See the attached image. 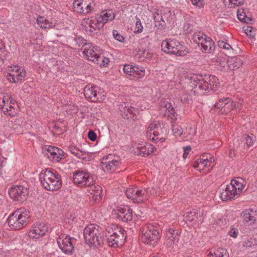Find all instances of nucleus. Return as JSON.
Here are the masks:
<instances>
[{"mask_svg": "<svg viewBox=\"0 0 257 257\" xmlns=\"http://www.w3.org/2000/svg\"><path fill=\"white\" fill-rule=\"evenodd\" d=\"M218 69H219L222 71H228L230 70L229 62H228V58H223L220 60L219 63Z\"/></svg>", "mask_w": 257, "mask_h": 257, "instance_id": "nucleus-40", "label": "nucleus"}, {"mask_svg": "<svg viewBox=\"0 0 257 257\" xmlns=\"http://www.w3.org/2000/svg\"><path fill=\"white\" fill-rule=\"evenodd\" d=\"M244 31L246 35L251 38H254L256 34V30L251 26L244 27Z\"/></svg>", "mask_w": 257, "mask_h": 257, "instance_id": "nucleus-48", "label": "nucleus"}, {"mask_svg": "<svg viewBox=\"0 0 257 257\" xmlns=\"http://www.w3.org/2000/svg\"><path fill=\"white\" fill-rule=\"evenodd\" d=\"M148 137L150 139L152 140V141L155 143H157L158 141L163 142L165 140L163 134H160L158 130L157 131H154L152 133H149V135Z\"/></svg>", "mask_w": 257, "mask_h": 257, "instance_id": "nucleus-35", "label": "nucleus"}, {"mask_svg": "<svg viewBox=\"0 0 257 257\" xmlns=\"http://www.w3.org/2000/svg\"><path fill=\"white\" fill-rule=\"evenodd\" d=\"M246 184L245 181L241 178L237 177L231 181L230 185L234 188L235 193L240 194Z\"/></svg>", "mask_w": 257, "mask_h": 257, "instance_id": "nucleus-24", "label": "nucleus"}, {"mask_svg": "<svg viewBox=\"0 0 257 257\" xmlns=\"http://www.w3.org/2000/svg\"><path fill=\"white\" fill-rule=\"evenodd\" d=\"M119 109L121 112V115L124 118L128 119L132 117L133 108L128 106V104L126 102H123L119 105Z\"/></svg>", "mask_w": 257, "mask_h": 257, "instance_id": "nucleus-28", "label": "nucleus"}, {"mask_svg": "<svg viewBox=\"0 0 257 257\" xmlns=\"http://www.w3.org/2000/svg\"><path fill=\"white\" fill-rule=\"evenodd\" d=\"M154 19L155 20V27L158 29H163L165 25V22L161 16L158 13H157L156 15L154 16Z\"/></svg>", "mask_w": 257, "mask_h": 257, "instance_id": "nucleus-39", "label": "nucleus"}, {"mask_svg": "<svg viewBox=\"0 0 257 257\" xmlns=\"http://www.w3.org/2000/svg\"><path fill=\"white\" fill-rule=\"evenodd\" d=\"M88 137L91 141H94L96 139V135L93 131H89Z\"/></svg>", "mask_w": 257, "mask_h": 257, "instance_id": "nucleus-62", "label": "nucleus"}, {"mask_svg": "<svg viewBox=\"0 0 257 257\" xmlns=\"http://www.w3.org/2000/svg\"><path fill=\"white\" fill-rule=\"evenodd\" d=\"M207 38L208 37L205 35L201 33H198L194 35L193 37V40L194 42L198 44V45H201V43H203L204 41L206 40Z\"/></svg>", "mask_w": 257, "mask_h": 257, "instance_id": "nucleus-45", "label": "nucleus"}, {"mask_svg": "<svg viewBox=\"0 0 257 257\" xmlns=\"http://www.w3.org/2000/svg\"><path fill=\"white\" fill-rule=\"evenodd\" d=\"M172 129L173 134L176 136H180L183 134V128L178 124L173 123Z\"/></svg>", "mask_w": 257, "mask_h": 257, "instance_id": "nucleus-49", "label": "nucleus"}, {"mask_svg": "<svg viewBox=\"0 0 257 257\" xmlns=\"http://www.w3.org/2000/svg\"><path fill=\"white\" fill-rule=\"evenodd\" d=\"M237 16L240 22L248 23L251 21V19L246 16L243 10H238L237 13Z\"/></svg>", "mask_w": 257, "mask_h": 257, "instance_id": "nucleus-44", "label": "nucleus"}, {"mask_svg": "<svg viewBox=\"0 0 257 257\" xmlns=\"http://www.w3.org/2000/svg\"><path fill=\"white\" fill-rule=\"evenodd\" d=\"M125 234L124 230L118 226L108 230L106 234L108 245L113 247L121 246L126 239Z\"/></svg>", "mask_w": 257, "mask_h": 257, "instance_id": "nucleus-6", "label": "nucleus"}, {"mask_svg": "<svg viewBox=\"0 0 257 257\" xmlns=\"http://www.w3.org/2000/svg\"><path fill=\"white\" fill-rule=\"evenodd\" d=\"M29 193L27 188L22 185H17L12 187L9 191L10 197L15 201L23 202L26 200Z\"/></svg>", "mask_w": 257, "mask_h": 257, "instance_id": "nucleus-13", "label": "nucleus"}, {"mask_svg": "<svg viewBox=\"0 0 257 257\" xmlns=\"http://www.w3.org/2000/svg\"><path fill=\"white\" fill-rule=\"evenodd\" d=\"M243 220L246 222L253 223L257 219L256 212L252 209H246L241 214Z\"/></svg>", "mask_w": 257, "mask_h": 257, "instance_id": "nucleus-27", "label": "nucleus"}, {"mask_svg": "<svg viewBox=\"0 0 257 257\" xmlns=\"http://www.w3.org/2000/svg\"><path fill=\"white\" fill-rule=\"evenodd\" d=\"M134 66L129 64H125L123 66V70L124 72L128 75H132L133 70H134Z\"/></svg>", "mask_w": 257, "mask_h": 257, "instance_id": "nucleus-56", "label": "nucleus"}, {"mask_svg": "<svg viewBox=\"0 0 257 257\" xmlns=\"http://www.w3.org/2000/svg\"><path fill=\"white\" fill-rule=\"evenodd\" d=\"M191 4L199 9L204 7L203 0H190Z\"/></svg>", "mask_w": 257, "mask_h": 257, "instance_id": "nucleus-59", "label": "nucleus"}, {"mask_svg": "<svg viewBox=\"0 0 257 257\" xmlns=\"http://www.w3.org/2000/svg\"><path fill=\"white\" fill-rule=\"evenodd\" d=\"M88 187L90 188L89 191L93 195V199L96 202L99 201L101 199L102 196V189L101 187L99 185H95L94 183H93V185Z\"/></svg>", "mask_w": 257, "mask_h": 257, "instance_id": "nucleus-26", "label": "nucleus"}, {"mask_svg": "<svg viewBox=\"0 0 257 257\" xmlns=\"http://www.w3.org/2000/svg\"><path fill=\"white\" fill-rule=\"evenodd\" d=\"M191 87L198 88L202 91L216 89L219 86V80L214 75H205L204 76L193 74L189 77Z\"/></svg>", "mask_w": 257, "mask_h": 257, "instance_id": "nucleus-1", "label": "nucleus"}, {"mask_svg": "<svg viewBox=\"0 0 257 257\" xmlns=\"http://www.w3.org/2000/svg\"><path fill=\"white\" fill-rule=\"evenodd\" d=\"M142 241L145 243L153 244L160 238L157 227L152 224H146L142 227Z\"/></svg>", "mask_w": 257, "mask_h": 257, "instance_id": "nucleus-8", "label": "nucleus"}, {"mask_svg": "<svg viewBox=\"0 0 257 257\" xmlns=\"http://www.w3.org/2000/svg\"><path fill=\"white\" fill-rule=\"evenodd\" d=\"M125 195L134 203H141L148 200L147 188H128L125 190Z\"/></svg>", "mask_w": 257, "mask_h": 257, "instance_id": "nucleus-9", "label": "nucleus"}, {"mask_svg": "<svg viewBox=\"0 0 257 257\" xmlns=\"http://www.w3.org/2000/svg\"><path fill=\"white\" fill-rule=\"evenodd\" d=\"M242 102L243 100L239 99L237 102H234V104L235 105V107H234V109L238 110L240 111L242 108Z\"/></svg>", "mask_w": 257, "mask_h": 257, "instance_id": "nucleus-61", "label": "nucleus"}, {"mask_svg": "<svg viewBox=\"0 0 257 257\" xmlns=\"http://www.w3.org/2000/svg\"><path fill=\"white\" fill-rule=\"evenodd\" d=\"M238 233V231L237 229L235 228L234 227H232L230 228V230L228 232V234L231 237H233L235 238L237 237Z\"/></svg>", "mask_w": 257, "mask_h": 257, "instance_id": "nucleus-60", "label": "nucleus"}, {"mask_svg": "<svg viewBox=\"0 0 257 257\" xmlns=\"http://www.w3.org/2000/svg\"><path fill=\"white\" fill-rule=\"evenodd\" d=\"M228 62L230 70L237 69L242 64V60L238 57H231L228 58Z\"/></svg>", "mask_w": 257, "mask_h": 257, "instance_id": "nucleus-32", "label": "nucleus"}, {"mask_svg": "<svg viewBox=\"0 0 257 257\" xmlns=\"http://www.w3.org/2000/svg\"><path fill=\"white\" fill-rule=\"evenodd\" d=\"M209 156V159H208L207 157H206L205 155H203L202 158L198 159V161H199L200 165L202 168L207 166H211V164L213 162V158L210 155Z\"/></svg>", "mask_w": 257, "mask_h": 257, "instance_id": "nucleus-41", "label": "nucleus"}, {"mask_svg": "<svg viewBox=\"0 0 257 257\" xmlns=\"http://www.w3.org/2000/svg\"><path fill=\"white\" fill-rule=\"evenodd\" d=\"M82 14H88L91 12L94 6L93 0H82L81 2Z\"/></svg>", "mask_w": 257, "mask_h": 257, "instance_id": "nucleus-30", "label": "nucleus"}, {"mask_svg": "<svg viewBox=\"0 0 257 257\" xmlns=\"http://www.w3.org/2000/svg\"><path fill=\"white\" fill-rule=\"evenodd\" d=\"M117 217L123 222L130 221L133 218V211L128 206L118 207L115 210Z\"/></svg>", "mask_w": 257, "mask_h": 257, "instance_id": "nucleus-19", "label": "nucleus"}, {"mask_svg": "<svg viewBox=\"0 0 257 257\" xmlns=\"http://www.w3.org/2000/svg\"><path fill=\"white\" fill-rule=\"evenodd\" d=\"M180 100L182 102L188 103L192 100V97L188 93H183L180 96Z\"/></svg>", "mask_w": 257, "mask_h": 257, "instance_id": "nucleus-52", "label": "nucleus"}, {"mask_svg": "<svg viewBox=\"0 0 257 257\" xmlns=\"http://www.w3.org/2000/svg\"><path fill=\"white\" fill-rule=\"evenodd\" d=\"M220 195L219 197L222 201H226L235 197L238 195L235 193L234 188L230 186V184L221 186L219 189Z\"/></svg>", "mask_w": 257, "mask_h": 257, "instance_id": "nucleus-20", "label": "nucleus"}, {"mask_svg": "<svg viewBox=\"0 0 257 257\" xmlns=\"http://www.w3.org/2000/svg\"><path fill=\"white\" fill-rule=\"evenodd\" d=\"M101 19L98 18L97 16L96 18L84 19L82 25L87 32H89L91 34H96L99 30L103 27V24L101 22L102 19Z\"/></svg>", "mask_w": 257, "mask_h": 257, "instance_id": "nucleus-12", "label": "nucleus"}, {"mask_svg": "<svg viewBox=\"0 0 257 257\" xmlns=\"http://www.w3.org/2000/svg\"><path fill=\"white\" fill-rule=\"evenodd\" d=\"M159 124L155 122L151 123L149 127H148V130L147 131V136L149 137V133L152 132V131L154 132L155 131V129L158 130Z\"/></svg>", "mask_w": 257, "mask_h": 257, "instance_id": "nucleus-55", "label": "nucleus"}, {"mask_svg": "<svg viewBox=\"0 0 257 257\" xmlns=\"http://www.w3.org/2000/svg\"><path fill=\"white\" fill-rule=\"evenodd\" d=\"M112 34L114 38L117 41L122 42L124 41V38L123 37L122 35H121L118 31L116 30H113Z\"/></svg>", "mask_w": 257, "mask_h": 257, "instance_id": "nucleus-58", "label": "nucleus"}, {"mask_svg": "<svg viewBox=\"0 0 257 257\" xmlns=\"http://www.w3.org/2000/svg\"><path fill=\"white\" fill-rule=\"evenodd\" d=\"M97 59V60L95 63L99 64L101 67L106 66L109 62L108 58L104 57L103 56H101V54Z\"/></svg>", "mask_w": 257, "mask_h": 257, "instance_id": "nucleus-47", "label": "nucleus"}, {"mask_svg": "<svg viewBox=\"0 0 257 257\" xmlns=\"http://www.w3.org/2000/svg\"><path fill=\"white\" fill-rule=\"evenodd\" d=\"M166 237L173 243L178 239V232L173 229H170L166 232Z\"/></svg>", "mask_w": 257, "mask_h": 257, "instance_id": "nucleus-43", "label": "nucleus"}, {"mask_svg": "<svg viewBox=\"0 0 257 257\" xmlns=\"http://www.w3.org/2000/svg\"><path fill=\"white\" fill-rule=\"evenodd\" d=\"M147 188L148 194V199L151 196H155V195H156L159 191V188L157 185L153 186L151 188Z\"/></svg>", "mask_w": 257, "mask_h": 257, "instance_id": "nucleus-51", "label": "nucleus"}, {"mask_svg": "<svg viewBox=\"0 0 257 257\" xmlns=\"http://www.w3.org/2000/svg\"><path fill=\"white\" fill-rule=\"evenodd\" d=\"M84 94L86 98L92 102L100 101L103 100L101 90L97 86L87 85L84 89Z\"/></svg>", "mask_w": 257, "mask_h": 257, "instance_id": "nucleus-16", "label": "nucleus"}, {"mask_svg": "<svg viewBox=\"0 0 257 257\" xmlns=\"http://www.w3.org/2000/svg\"><path fill=\"white\" fill-rule=\"evenodd\" d=\"M29 211L25 209H19L9 216L7 222L12 230H19L26 226L29 222Z\"/></svg>", "mask_w": 257, "mask_h": 257, "instance_id": "nucleus-3", "label": "nucleus"}, {"mask_svg": "<svg viewBox=\"0 0 257 257\" xmlns=\"http://www.w3.org/2000/svg\"><path fill=\"white\" fill-rule=\"evenodd\" d=\"M76 239L67 235L60 236L57 239V243L61 250L66 254H71L74 250L73 244Z\"/></svg>", "mask_w": 257, "mask_h": 257, "instance_id": "nucleus-14", "label": "nucleus"}, {"mask_svg": "<svg viewBox=\"0 0 257 257\" xmlns=\"http://www.w3.org/2000/svg\"><path fill=\"white\" fill-rule=\"evenodd\" d=\"M81 2L82 0H75L73 3V7L75 10L78 12L81 13L83 11H82L81 8Z\"/></svg>", "mask_w": 257, "mask_h": 257, "instance_id": "nucleus-53", "label": "nucleus"}, {"mask_svg": "<svg viewBox=\"0 0 257 257\" xmlns=\"http://www.w3.org/2000/svg\"><path fill=\"white\" fill-rule=\"evenodd\" d=\"M228 100H230V98L229 97L220 98L218 101L215 103V107L216 108L220 109L221 112H222V109H224L225 105L227 103L226 102H227Z\"/></svg>", "mask_w": 257, "mask_h": 257, "instance_id": "nucleus-42", "label": "nucleus"}, {"mask_svg": "<svg viewBox=\"0 0 257 257\" xmlns=\"http://www.w3.org/2000/svg\"><path fill=\"white\" fill-rule=\"evenodd\" d=\"M164 108V110L166 111L165 113L166 115H168V116H170L171 115H172V116H171V117L172 119H176V115H175V110L172 107L171 103L168 102H165Z\"/></svg>", "mask_w": 257, "mask_h": 257, "instance_id": "nucleus-37", "label": "nucleus"}, {"mask_svg": "<svg viewBox=\"0 0 257 257\" xmlns=\"http://www.w3.org/2000/svg\"><path fill=\"white\" fill-rule=\"evenodd\" d=\"M97 16L98 18H101V19H102L101 22L103 26L108 21H111L114 18V13L110 10L101 12L100 15Z\"/></svg>", "mask_w": 257, "mask_h": 257, "instance_id": "nucleus-29", "label": "nucleus"}, {"mask_svg": "<svg viewBox=\"0 0 257 257\" xmlns=\"http://www.w3.org/2000/svg\"><path fill=\"white\" fill-rule=\"evenodd\" d=\"M141 55L144 59H150L153 56V52L150 50H144L141 51Z\"/></svg>", "mask_w": 257, "mask_h": 257, "instance_id": "nucleus-54", "label": "nucleus"}, {"mask_svg": "<svg viewBox=\"0 0 257 257\" xmlns=\"http://www.w3.org/2000/svg\"><path fill=\"white\" fill-rule=\"evenodd\" d=\"M0 109L6 115L14 116L19 112L16 100L10 95L0 96Z\"/></svg>", "mask_w": 257, "mask_h": 257, "instance_id": "nucleus-7", "label": "nucleus"}, {"mask_svg": "<svg viewBox=\"0 0 257 257\" xmlns=\"http://www.w3.org/2000/svg\"><path fill=\"white\" fill-rule=\"evenodd\" d=\"M228 156L230 158H233L235 156V151L234 149H230L228 153Z\"/></svg>", "mask_w": 257, "mask_h": 257, "instance_id": "nucleus-64", "label": "nucleus"}, {"mask_svg": "<svg viewBox=\"0 0 257 257\" xmlns=\"http://www.w3.org/2000/svg\"><path fill=\"white\" fill-rule=\"evenodd\" d=\"M73 180L79 187H88L93 185L94 181L88 172L77 171L73 173Z\"/></svg>", "mask_w": 257, "mask_h": 257, "instance_id": "nucleus-11", "label": "nucleus"}, {"mask_svg": "<svg viewBox=\"0 0 257 257\" xmlns=\"http://www.w3.org/2000/svg\"><path fill=\"white\" fill-rule=\"evenodd\" d=\"M83 234L85 242L90 245L100 246L103 243L102 236L97 225L91 224L84 229Z\"/></svg>", "mask_w": 257, "mask_h": 257, "instance_id": "nucleus-4", "label": "nucleus"}, {"mask_svg": "<svg viewBox=\"0 0 257 257\" xmlns=\"http://www.w3.org/2000/svg\"><path fill=\"white\" fill-rule=\"evenodd\" d=\"M191 150V147L190 146H186V147L184 148V153L183 155V158L185 159L188 154L189 152Z\"/></svg>", "mask_w": 257, "mask_h": 257, "instance_id": "nucleus-63", "label": "nucleus"}, {"mask_svg": "<svg viewBox=\"0 0 257 257\" xmlns=\"http://www.w3.org/2000/svg\"><path fill=\"white\" fill-rule=\"evenodd\" d=\"M226 103L224 109H222V113L227 114L231 110L234 109V107H235V105L234 104V102L231 100V98H230V100H228Z\"/></svg>", "mask_w": 257, "mask_h": 257, "instance_id": "nucleus-46", "label": "nucleus"}, {"mask_svg": "<svg viewBox=\"0 0 257 257\" xmlns=\"http://www.w3.org/2000/svg\"><path fill=\"white\" fill-rule=\"evenodd\" d=\"M162 51L166 53L172 54L178 56H184L188 53L186 47L174 39H167L161 44Z\"/></svg>", "mask_w": 257, "mask_h": 257, "instance_id": "nucleus-5", "label": "nucleus"}, {"mask_svg": "<svg viewBox=\"0 0 257 257\" xmlns=\"http://www.w3.org/2000/svg\"><path fill=\"white\" fill-rule=\"evenodd\" d=\"M39 179L44 188L49 191L57 190L62 186L60 175L49 169L41 172L39 175Z\"/></svg>", "mask_w": 257, "mask_h": 257, "instance_id": "nucleus-2", "label": "nucleus"}, {"mask_svg": "<svg viewBox=\"0 0 257 257\" xmlns=\"http://www.w3.org/2000/svg\"><path fill=\"white\" fill-rule=\"evenodd\" d=\"M203 215V212H200L196 209L190 210L186 211L184 214V218L187 221H200L201 220V216Z\"/></svg>", "mask_w": 257, "mask_h": 257, "instance_id": "nucleus-23", "label": "nucleus"}, {"mask_svg": "<svg viewBox=\"0 0 257 257\" xmlns=\"http://www.w3.org/2000/svg\"><path fill=\"white\" fill-rule=\"evenodd\" d=\"M134 70H133L131 76L138 78H142L145 76V70L144 67L134 66Z\"/></svg>", "mask_w": 257, "mask_h": 257, "instance_id": "nucleus-38", "label": "nucleus"}, {"mask_svg": "<svg viewBox=\"0 0 257 257\" xmlns=\"http://www.w3.org/2000/svg\"><path fill=\"white\" fill-rule=\"evenodd\" d=\"M37 24L42 29H49L54 27L52 23H50L44 17L39 16L37 19Z\"/></svg>", "mask_w": 257, "mask_h": 257, "instance_id": "nucleus-33", "label": "nucleus"}, {"mask_svg": "<svg viewBox=\"0 0 257 257\" xmlns=\"http://www.w3.org/2000/svg\"><path fill=\"white\" fill-rule=\"evenodd\" d=\"M6 77L12 83L21 82L26 76V71L18 65L9 66L6 71Z\"/></svg>", "mask_w": 257, "mask_h": 257, "instance_id": "nucleus-10", "label": "nucleus"}, {"mask_svg": "<svg viewBox=\"0 0 257 257\" xmlns=\"http://www.w3.org/2000/svg\"><path fill=\"white\" fill-rule=\"evenodd\" d=\"M83 47L84 48L83 54L85 58L88 60L95 63L101 54L99 48L91 44L86 43L83 45Z\"/></svg>", "mask_w": 257, "mask_h": 257, "instance_id": "nucleus-18", "label": "nucleus"}, {"mask_svg": "<svg viewBox=\"0 0 257 257\" xmlns=\"http://www.w3.org/2000/svg\"><path fill=\"white\" fill-rule=\"evenodd\" d=\"M203 52L212 53L215 50V45L214 41L210 38H207L200 45Z\"/></svg>", "mask_w": 257, "mask_h": 257, "instance_id": "nucleus-25", "label": "nucleus"}, {"mask_svg": "<svg viewBox=\"0 0 257 257\" xmlns=\"http://www.w3.org/2000/svg\"><path fill=\"white\" fill-rule=\"evenodd\" d=\"M242 142H244L248 147L253 146L256 142V138L252 134L244 135L242 137Z\"/></svg>", "mask_w": 257, "mask_h": 257, "instance_id": "nucleus-31", "label": "nucleus"}, {"mask_svg": "<svg viewBox=\"0 0 257 257\" xmlns=\"http://www.w3.org/2000/svg\"><path fill=\"white\" fill-rule=\"evenodd\" d=\"M207 257H229V255L226 249L219 247L213 253L209 254Z\"/></svg>", "mask_w": 257, "mask_h": 257, "instance_id": "nucleus-34", "label": "nucleus"}, {"mask_svg": "<svg viewBox=\"0 0 257 257\" xmlns=\"http://www.w3.org/2000/svg\"><path fill=\"white\" fill-rule=\"evenodd\" d=\"M218 47L220 48L228 50L229 51H233V49L232 48L231 46L225 41L219 40L217 42Z\"/></svg>", "mask_w": 257, "mask_h": 257, "instance_id": "nucleus-50", "label": "nucleus"}, {"mask_svg": "<svg viewBox=\"0 0 257 257\" xmlns=\"http://www.w3.org/2000/svg\"><path fill=\"white\" fill-rule=\"evenodd\" d=\"M155 148L150 144H139L136 148L135 153L138 155L146 157L154 152Z\"/></svg>", "mask_w": 257, "mask_h": 257, "instance_id": "nucleus-22", "label": "nucleus"}, {"mask_svg": "<svg viewBox=\"0 0 257 257\" xmlns=\"http://www.w3.org/2000/svg\"><path fill=\"white\" fill-rule=\"evenodd\" d=\"M70 152L77 157L78 158L84 159L85 158V154L86 152L84 150H80L74 146H71L69 147Z\"/></svg>", "mask_w": 257, "mask_h": 257, "instance_id": "nucleus-36", "label": "nucleus"}, {"mask_svg": "<svg viewBox=\"0 0 257 257\" xmlns=\"http://www.w3.org/2000/svg\"><path fill=\"white\" fill-rule=\"evenodd\" d=\"M143 27L142 25L141 21L139 19H138L135 26V30L134 32L135 33H140L143 31Z\"/></svg>", "mask_w": 257, "mask_h": 257, "instance_id": "nucleus-57", "label": "nucleus"}, {"mask_svg": "<svg viewBox=\"0 0 257 257\" xmlns=\"http://www.w3.org/2000/svg\"><path fill=\"white\" fill-rule=\"evenodd\" d=\"M48 231V227L44 223H40L34 226L28 232L30 238H39Z\"/></svg>", "mask_w": 257, "mask_h": 257, "instance_id": "nucleus-21", "label": "nucleus"}, {"mask_svg": "<svg viewBox=\"0 0 257 257\" xmlns=\"http://www.w3.org/2000/svg\"><path fill=\"white\" fill-rule=\"evenodd\" d=\"M43 154L52 162H58L64 157V151L57 147L49 146L43 149Z\"/></svg>", "mask_w": 257, "mask_h": 257, "instance_id": "nucleus-15", "label": "nucleus"}, {"mask_svg": "<svg viewBox=\"0 0 257 257\" xmlns=\"http://www.w3.org/2000/svg\"><path fill=\"white\" fill-rule=\"evenodd\" d=\"M101 167L104 172L111 173L116 170L120 166V159L111 155H108L101 163Z\"/></svg>", "mask_w": 257, "mask_h": 257, "instance_id": "nucleus-17", "label": "nucleus"}]
</instances>
